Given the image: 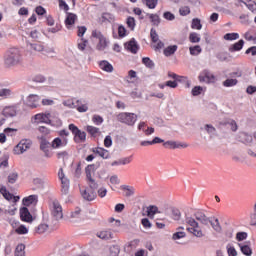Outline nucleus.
Returning a JSON list of instances; mask_svg holds the SVG:
<instances>
[{
	"mask_svg": "<svg viewBox=\"0 0 256 256\" xmlns=\"http://www.w3.org/2000/svg\"><path fill=\"white\" fill-rule=\"evenodd\" d=\"M209 224H211L212 229H214L216 233H221V231H223V228L221 227V223H219L218 218H211V222H209Z\"/></svg>",
	"mask_w": 256,
	"mask_h": 256,
	"instance_id": "28",
	"label": "nucleus"
},
{
	"mask_svg": "<svg viewBox=\"0 0 256 256\" xmlns=\"http://www.w3.org/2000/svg\"><path fill=\"white\" fill-rule=\"evenodd\" d=\"M185 223L186 225H188V227L186 228V231H188V233H191L192 235H194V237L198 238L205 237L201 226H199V222H197L195 218L191 216H186Z\"/></svg>",
	"mask_w": 256,
	"mask_h": 256,
	"instance_id": "2",
	"label": "nucleus"
},
{
	"mask_svg": "<svg viewBox=\"0 0 256 256\" xmlns=\"http://www.w3.org/2000/svg\"><path fill=\"white\" fill-rule=\"evenodd\" d=\"M10 95H13V92H11V89L4 88L0 90V97H2L3 99H8Z\"/></svg>",
	"mask_w": 256,
	"mask_h": 256,
	"instance_id": "50",
	"label": "nucleus"
},
{
	"mask_svg": "<svg viewBox=\"0 0 256 256\" xmlns=\"http://www.w3.org/2000/svg\"><path fill=\"white\" fill-rule=\"evenodd\" d=\"M158 2H159V0H144L145 5L149 9H155L157 7Z\"/></svg>",
	"mask_w": 256,
	"mask_h": 256,
	"instance_id": "52",
	"label": "nucleus"
},
{
	"mask_svg": "<svg viewBox=\"0 0 256 256\" xmlns=\"http://www.w3.org/2000/svg\"><path fill=\"white\" fill-rule=\"evenodd\" d=\"M23 52L19 48H10L4 58V65L8 69L13 67H23Z\"/></svg>",
	"mask_w": 256,
	"mask_h": 256,
	"instance_id": "1",
	"label": "nucleus"
},
{
	"mask_svg": "<svg viewBox=\"0 0 256 256\" xmlns=\"http://www.w3.org/2000/svg\"><path fill=\"white\" fill-rule=\"evenodd\" d=\"M189 39L191 43H199L201 41V36L198 33L192 32L189 35Z\"/></svg>",
	"mask_w": 256,
	"mask_h": 256,
	"instance_id": "48",
	"label": "nucleus"
},
{
	"mask_svg": "<svg viewBox=\"0 0 256 256\" xmlns=\"http://www.w3.org/2000/svg\"><path fill=\"white\" fill-rule=\"evenodd\" d=\"M125 49L135 55L137 54V51H139V45L137 44V41H135V39H131L128 43L125 44Z\"/></svg>",
	"mask_w": 256,
	"mask_h": 256,
	"instance_id": "14",
	"label": "nucleus"
},
{
	"mask_svg": "<svg viewBox=\"0 0 256 256\" xmlns=\"http://www.w3.org/2000/svg\"><path fill=\"white\" fill-rule=\"evenodd\" d=\"M87 43H89L87 39L81 38L80 42H78V49L80 51H85V47H87Z\"/></svg>",
	"mask_w": 256,
	"mask_h": 256,
	"instance_id": "55",
	"label": "nucleus"
},
{
	"mask_svg": "<svg viewBox=\"0 0 256 256\" xmlns=\"http://www.w3.org/2000/svg\"><path fill=\"white\" fill-rule=\"evenodd\" d=\"M15 232L18 235H27L29 233V230L27 229V227H25V225H20L18 228H16Z\"/></svg>",
	"mask_w": 256,
	"mask_h": 256,
	"instance_id": "51",
	"label": "nucleus"
},
{
	"mask_svg": "<svg viewBox=\"0 0 256 256\" xmlns=\"http://www.w3.org/2000/svg\"><path fill=\"white\" fill-rule=\"evenodd\" d=\"M243 45H245V41L239 40L237 43L229 47L230 53L241 51L243 49Z\"/></svg>",
	"mask_w": 256,
	"mask_h": 256,
	"instance_id": "31",
	"label": "nucleus"
},
{
	"mask_svg": "<svg viewBox=\"0 0 256 256\" xmlns=\"http://www.w3.org/2000/svg\"><path fill=\"white\" fill-rule=\"evenodd\" d=\"M51 215L56 221H59L63 217V207L57 200H54L51 204Z\"/></svg>",
	"mask_w": 256,
	"mask_h": 256,
	"instance_id": "7",
	"label": "nucleus"
},
{
	"mask_svg": "<svg viewBox=\"0 0 256 256\" xmlns=\"http://www.w3.org/2000/svg\"><path fill=\"white\" fill-rule=\"evenodd\" d=\"M32 142L30 139H22L15 147V155H23L25 151L31 149Z\"/></svg>",
	"mask_w": 256,
	"mask_h": 256,
	"instance_id": "5",
	"label": "nucleus"
},
{
	"mask_svg": "<svg viewBox=\"0 0 256 256\" xmlns=\"http://www.w3.org/2000/svg\"><path fill=\"white\" fill-rule=\"evenodd\" d=\"M228 256H237V250L231 244L226 246Z\"/></svg>",
	"mask_w": 256,
	"mask_h": 256,
	"instance_id": "56",
	"label": "nucleus"
},
{
	"mask_svg": "<svg viewBox=\"0 0 256 256\" xmlns=\"http://www.w3.org/2000/svg\"><path fill=\"white\" fill-rule=\"evenodd\" d=\"M198 80L200 81V83H206L207 85H210L211 83H215V81H217V78L214 76L213 73H211V71L205 69L199 74Z\"/></svg>",
	"mask_w": 256,
	"mask_h": 256,
	"instance_id": "6",
	"label": "nucleus"
},
{
	"mask_svg": "<svg viewBox=\"0 0 256 256\" xmlns=\"http://www.w3.org/2000/svg\"><path fill=\"white\" fill-rule=\"evenodd\" d=\"M49 230V225L42 223L38 225V227L35 229L36 233H39V235L46 233Z\"/></svg>",
	"mask_w": 256,
	"mask_h": 256,
	"instance_id": "41",
	"label": "nucleus"
},
{
	"mask_svg": "<svg viewBox=\"0 0 256 256\" xmlns=\"http://www.w3.org/2000/svg\"><path fill=\"white\" fill-rule=\"evenodd\" d=\"M187 234L185 233V227L180 226L177 228V232H175L172 236L173 241H178V239H183L186 237Z\"/></svg>",
	"mask_w": 256,
	"mask_h": 256,
	"instance_id": "24",
	"label": "nucleus"
},
{
	"mask_svg": "<svg viewBox=\"0 0 256 256\" xmlns=\"http://www.w3.org/2000/svg\"><path fill=\"white\" fill-rule=\"evenodd\" d=\"M117 119L120 121V123L133 127V125H135L137 122V115H135V113L122 112L117 115Z\"/></svg>",
	"mask_w": 256,
	"mask_h": 256,
	"instance_id": "3",
	"label": "nucleus"
},
{
	"mask_svg": "<svg viewBox=\"0 0 256 256\" xmlns=\"http://www.w3.org/2000/svg\"><path fill=\"white\" fill-rule=\"evenodd\" d=\"M194 217H195L196 221H199V223H201L202 225L209 226V223H211V218L207 217V215H205L201 212L195 213Z\"/></svg>",
	"mask_w": 256,
	"mask_h": 256,
	"instance_id": "13",
	"label": "nucleus"
},
{
	"mask_svg": "<svg viewBox=\"0 0 256 256\" xmlns=\"http://www.w3.org/2000/svg\"><path fill=\"white\" fill-rule=\"evenodd\" d=\"M149 19L152 23V25H155L156 27H158V25L161 23V18L159 17V15L157 14H148Z\"/></svg>",
	"mask_w": 256,
	"mask_h": 256,
	"instance_id": "38",
	"label": "nucleus"
},
{
	"mask_svg": "<svg viewBox=\"0 0 256 256\" xmlns=\"http://www.w3.org/2000/svg\"><path fill=\"white\" fill-rule=\"evenodd\" d=\"M247 239V232H238L236 234V241H245Z\"/></svg>",
	"mask_w": 256,
	"mask_h": 256,
	"instance_id": "63",
	"label": "nucleus"
},
{
	"mask_svg": "<svg viewBox=\"0 0 256 256\" xmlns=\"http://www.w3.org/2000/svg\"><path fill=\"white\" fill-rule=\"evenodd\" d=\"M40 149L45 153L46 156H48L49 153V141H47L45 138L41 139L40 142Z\"/></svg>",
	"mask_w": 256,
	"mask_h": 256,
	"instance_id": "34",
	"label": "nucleus"
},
{
	"mask_svg": "<svg viewBox=\"0 0 256 256\" xmlns=\"http://www.w3.org/2000/svg\"><path fill=\"white\" fill-rule=\"evenodd\" d=\"M226 41H235L239 39V33H227L224 35Z\"/></svg>",
	"mask_w": 256,
	"mask_h": 256,
	"instance_id": "46",
	"label": "nucleus"
},
{
	"mask_svg": "<svg viewBox=\"0 0 256 256\" xmlns=\"http://www.w3.org/2000/svg\"><path fill=\"white\" fill-rule=\"evenodd\" d=\"M238 247H240L241 253L246 256H252L253 255V249H251V245L247 243H238Z\"/></svg>",
	"mask_w": 256,
	"mask_h": 256,
	"instance_id": "17",
	"label": "nucleus"
},
{
	"mask_svg": "<svg viewBox=\"0 0 256 256\" xmlns=\"http://www.w3.org/2000/svg\"><path fill=\"white\" fill-rule=\"evenodd\" d=\"M92 122L94 123V125H101V123H103V117L95 114L92 116Z\"/></svg>",
	"mask_w": 256,
	"mask_h": 256,
	"instance_id": "57",
	"label": "nucleus"
},
{
	"mask_svg": "<svg viewBox=\"0 0 256 256\" xmlns=\"http://www.w3.org/2000/svg\"><path fill=\"white\" fill-rule=\"evenodd\" d=\"M187 147H189V144H187L185 142L176 141L174 149H187Z\"/></svg>",
	"mask_w": 256,
	"mask_h": 256,
	"instance_id": "61",
	"label": "nucleus"
},
{
	"mask_svg": "<svg viewBox=\"0 0 256 256\" xmlns=\"http://www.w3.org/2000/svg\"><path fill=\"white\" fill-rule=\"evenodd\" d=\"M99 67L100 69H102V71H105L106 73H113L114 70L113 65L107 60L100 61Z\"/></svg>",
	"mask_w": 256,
	"mask_h": 256,
	"instance_id": "23",
	"label": "nucleus"
},
{
	"mask_svg": "<svg viewBox=\"0 0 256 256\" xmlns=\"http://www.w3.org/2000/svg\"><path fill=\"white\" fill-rule=\"evenodd\" d=\"M86 130L90 135H92V137H95V135H97V133H99V128L94 127V126H87Z\"/></svg>",
	"mask_w": 256,
	"mask_h": 256,
	"instance_id": "54",
	"label": "nucleus"
},
{
	"mask_svg": "<svg viewBox=\"0 0 256 256\" xmlns=\"http://www.w3.org/2000/svg\"><path fill=\"white\" fill-rule=\"evenodd\" d=\"M42 55L45 57H55L57 55V52L55 51V48L53 47H45L42 50Z\"/></svg>",
	"mask_w": 256,
	"mask_h": 256,
	"instance_id": "30",
	"label": "nucleus"
},
{
	"mask_svg": "<svg viewBox=\"0 0 256 256\" xmlns=\"http://www.w3.org/2000/svg\"><path fill=\"white\" fill-rule=\"evenodd\" d=\"M39 101H41V97H39V95L30 94L24 100V104H26L27 107H30V109H37L39 107Z\"/></svg>",
	"mask_w": 256,
	"mask_h": 256,
	"instance_id": "8",
	"label": "nucleus"
},
{
	"mask_svg": "<svg viewBox=\"0 0 256 256\" xmlns=\"http://www.w3.org/2000/svg\"><path fill=\"white\" fill-rule=\"evenodd\" d=\"M27 47L28 49H30V51H34L35 53H43V48L45 47V45H43L42 43H31L28 42L27 43Z\"/></svg>",
	"mask_w": 256,
	"mask_h": 256,
	"instance_id": "16",
	"label": "nucleus"
},
{
	"mask_svg": "<svg viewBox=\"0 0 256 256\" xmlns=\"http://www.w3.org/2000/svg\"><path fill=\"white\" fill-rule=\"evenodd\" d=\"M126 23L129 27V29H131V31H133V29H135V18L128 17Z\"/></svg>",
	"mask_w": 256,
	"mask_h": 256,
	"instance_id": "62",
	"label": "nucleus"
},
{
	"mask_svg": "<svg viewBox=\"0 0 256 256\" xmlns=\"http://www.w3.org/2000/svg\"><path fill=\"white\" fill-rule=\"evenodd\" d=\"M76 21H77V15H75L73 13H68L67 17L65 19V25H66L67 29H71V27H73V25H75Z\"/></svg>",
	"mask_w": 256,
	"mask_h": 256,
	"instance_id": "20",
	"label": "nucleus"
},
{
	"mask_svg": "<svg viewBox=\"0 0 256 256\" xmlns=\"http://www.w3.org/2000/svg\"><path fill=\"white\" fill-rule=\"evenodd\" d=\"M18 179H19V174L17 172H12L8 175V183H11V185L17 183Z\"/></svg>",
	"mask_w": 256,
	"mask_h": 256,
	"instance_id": "44",
	"label": "nucleus"
},
{
	"mask_svg": "<svg viewBox=\"0 0 256 256\" xmlns=\"http://www.w3.org/2000/svg\"><path fill=\"white\" fill-rule=\"evenodd\" d=\"M97 237H99V239H102L104 241H109V239H113L114 238V234L111 230H102L100 232H98Z\"/></svg>",
	"mask_w": 256,
	"mask_h": 256,
	"instance_id": "18",
	"label": "nucleus"
},
{
	"mask_svg": "<svg viewBox=\"0 0 256 256\" xmlns=\"http://www.w3.org/2000/svg\"><path fill=\"white\" fill-rule=\"evenodd\" d=\"M179 13L182 17H185L191 13V8H189V6H182L179 9Z\"/></svg>",
	"mask_w": 256,
	"mask_h": 256,
	"instance_id": "53",
	"label": "nucleus"
},
{
	"mask_svg": "<svg viewBox=\"0 0 256 256\" xmlns=\"http://www.w3.org/2000/svg\"><path fill=\"white\" fill-rule=\"evenodd\" d=\"M72 105L79 113H87V111H89V106H87V104H83V101L81 100H77L76 103H72Z\"/></svg>",
	"mask_w": 256,
	"mask_h": 256,
	"instance_id": "22",
	"label": "nucleus"
},
{
	"mask_svg": "<svg viewBox=\"0 0 256 256\" xmlns=\"http://www.w3.org/2000/svg\"><path fill=\"white\" fill-rule=\"evenodd\" d=\"M204 131H206L210 137H215V135H217V129L211 124H206L204 126Z\"/></svg>",
	"mask_w": 256,
	"mask_h": 256,
	"instance_id": "33",
	"label": "nucleus"
},
{
	"mask_svg": "<svg viewBox=\"0 0 256 256\" xmlns=\"http://www.w3.org/2000/svg\"><path fill=\"white\" fill-rule=\"evenodd\" d=\"M20 217L22 221H25L26 223H31V221H33V216H31L29 209L26 207L20 209Z\"/></svg>",
	"mask_w": 256,
	"mask_h": 256,
	"instance_id": "15",
	"label": "nucleus"
},
{
	"mask_svg": "<svg viewBox=\"0 0 256 256\" xmlns=\"http://www.w3.org/2000/svg\"><path fill=\"white\" fill-rule=\"evenodd\" d=\"M86 171V179L87 181H90L91 179H94L95 177V165H88L85 169Z\"/></svg>",
	"mask_w": 256,
	"mask_h": 256,
	"instance_id": "29",
	"label": "nucleus"
},
{
	"mask_svg": "<svg viewBox=\"0 0 256 256\" xmlns=\"http://www.w3.org/2000/svg\"><path fill=\"white\" fill-rule=\"evenodd\" d=\"M15 256H25V245L18 244L15 249Z\"/></svg>",
	"mask_w": 256,
	"mask_h": 256,
	"instance_id": "43",
	"label": "nucleus"
},
{
	"mask_svg": "<svg viewBox=\"0 0 256 256\" xmlns=\"http://www.w3.org/2000/svg\"><path fill=\"white\" fill-rule=\"evenodd\" d=\"M142 63L143 65H145V67H147L148 69H153V67H155V63L153 62V60H151V58L149 57H144L142 59Z\"/></svg>",
	"mask_w": 256,
	"mask_h": 256,
	"instance_id": "42",
	"label": "nucleus"
},
{
	"mask_svg": "<svg viewBox=\"0 0 256 256\" xmlns=\"http://www.w3.org/2000/svg\"><path fill=\"white\" fill-rule=\"evenodd\" d=\"M150 37H151L153 43H157L156 49H163V47H165V44L159 40V34H157L156 29H153V28L151 29Z\"/></svg>",
	"mask_w": 256,
	"mask_h": 256,
	"instance_id": "10",
	"label": "nucleus"
},
{
	"mask_svg": "<svg viewBox=\"0 0 256 256\" xmlns=\"http://www.w3.org/2000/svg\"><path fill=\"white\" fill-rule=\"evenodd\" d=\"M61 185H62V189H61L62 193L64 195H67V193H69V185H70L69 179L66 178L61 180Z\"/></svg>",
	"mask_w": 256,
	"mask_h": 256,
	"instance_id": "36",
	"label": "nucleus"
},
{
	"mask_svg": "<svg viewBox=\"0 0 256 256\" xmlns=\"http://www.w3.org/2000/svg\"><path fill=\"white\" fill-rule=\"evenodd\" d=\"M239 83V80L229 78L222 82L223 87H235Z\"/></svg>",
	"mask_w": 256,
	"mask_h": 256,
	"instance_id": "35",
	"label": "nucleus"
},
{
	"mask_svg": "<svg viewBox=\"0 0 256 256\" xmlns=\"http://www.w3.org/2000/svg\"><path fill=\"white\" fill-rule=\"evenodd\" d=\"M87 182H88L89 189L91 191H97V189H99V184L97 183V181H95L94 178H92L91 180H87Z\"/></svg>",
	"mask_w": 256,
	"mask_h": 256,
	"instance_id": "45",
	"label": "nucleus"
},
{
	"mask_svg": "<svg viewBox=\"0 0 256 256\" xmlns=\"http://www.w3.org/2000/svg\"><path fill=\"white\" fill-rule=\"evenodd\" d=\"M3 115H5V117H15L17 115V107L8 106L4 108Z\"/></svg>",
	"mask_w": 256,
	"mask_h": 256,
	"instance_id": "26",
	"label": "nucleus"
},
{
	"mask_svg": "<svg viewBox=\"0 0 256 256\" xmlns=\"http://www.w3.org/2000/svg\"><path fill=\"white\" fill-rule=\"evenodd\" d=\"M141 224L145 229H151V227H153V224H151V221H149L147 218H143L141 220Z\"/></svg>",
	"mask_w": 256,
	"mask_h": 256,
	"instance_id": "64",
	"label": "nucleus"
},
{
	"mask_svg": "<svg viewBox=\"0 0 256 256\" xmlns=\"http://www.w3.org/2000/svg\"><path fill=\"white\" fill-rule=\"evenodd\" d=\"M51 113H39L33 116L32 123H46L47 125H51Z\"/></svg>",
	"mask_w": 256,
	"mask_h": 256,
	"instance_id": "9",
	"label": "nucleus"
},
{
	"mask_svg": "<svg viewBox=\"0 0 256 256\" xmlns=\"http://www.w3.org/2000/svg\"><path fill=\"white\" fill-rule=\"evenodd\" d=\"M121 252V248L118 245H113L110 247V253L112 256H117Z\"/></svg>",
	"mask_w": 256,
	"mask_h": 256,
	"instance_id": "58",
	"label": "nucleus"
},
{
	"mask_svg": "<svg viewBox=\"0 0 256 256\" xmlns=\"http://www.w3.org/2000/svg\"><path fill=\"white\" fill-rule=\"evenodd\" d=\"M146 213L147 216L150 217V219H154L155 215H157V213H161V211H159V208L155 205H150L146 208Z\"/></svg>",
	"mask_w": 256,
	"mask_h": 256,
	"instance_id": "25",
	"label": "nucleus"
},
{
	"mask_svg": "<svg viewBox=\"0 0 256 256\" xmlns=\"http://www.w3.org/2000/svg\"><path fill=\"white\" fill-rule=\"evenodd\" d=\"M93 152L99 155V157H102V159H109L110 157L109 152L105 148L98 147L95 148Z\"/></svg>",
	"mask_w": 256,
	"mask_h": 256,
	"instance_id": "27",
	"label": "nucleus"
},
{
	"mask_svg": "<svg viewBox=\"0 0 256 256\" xmlns=\"http://www.w3.org/2000/svg\"><path fill=\"white\" fill-rule=\"evenodd\" d=\"M98 44L96 46V49L98 51H105V48L107 47V40L105 39V36L103 38H100V40H98Z\"/></svg>",
	"mask_w": 256,
	"mask_h": 256,
	"instance_id": "39",
	"label": "nucleus"
},
{
	"mask_svg": "<svg viewBox=\"0 0 256 256\" xmlns=\"http://www.w3.org/2000/svg\"><path fill=\"white\" fill-rule=\"evenodd\" d=\"M189 51H190V55H194V56H197L201 53V51H203L201 49V46L199 45H196V46H192L189 48Z\"/></svg>",
	"mask_w": 256,
	"mask_h": 256,
	"instance_id": "47",
	"label": "nucleus"
},
{
	"mask_svg": "<svg viewBox=\"0 0 256 256\" xmlns=\"http://www.w3.org/2000/svg\"><path fill=\"white\" fill-rule=\"evenodd\" d=\"M81 217V208H76L70 215V219H79Z\"/></svg>",
	"mask_w": 256,
	"mask_h": 256,
	"instance_id": "60",
	"label": "nucleus"
},
{
	"mask_svg": "<svg viewBox=\"0 0 256 256\" xmlns=\"http://www.w3.org/2000/svg\"><path fill=\"white\" fill-rule=\"evenodd\" d=\"M67 143H68L67 138H63V140H61V138H55L52 141L51 147L52 149H59L61 147H65Z\"/></svg>",
	"mask_w": 256,
	"mask_h": 256,
	"instance_id": "21",
	"label": "nucleus"
},
{
	"mask_svg": "<svg viewBox=\"0 0 256 256\" xmlns=\"http://www.w3.org/2000/svg\"><path fill=\"white\" fill-rule=\"evenodd\" d=\"M178 47L177 45L168 46L164 49L163 53L165 57H171V55H175V52L177 51Z\"/></svg>",
	"mask_w": 256,
	"mask_h": 256,
	"instance_id": "32",
	"label": "nucleus"
},
{
	"mask_svg": "<svg viewBox=\"0 0 256 256\" xmlns=\"http://www.w3.org/2000/svg\"><path fill=\"white\" fill-rule=\"evenodd\" d=\"M237 5H239L240 7H243V5H245L249 9V11H251L252 13H256V2H255V0H247L246 2L242 1V0H238Z\"/></svg>",
	"mask_w": 256,
	"mask_h": 256,
	"instance_id": "12",
	"label": "nucleus"
},
{
	"mask_svg": "<svg viewBox=\"0 0 256 256\" xmlns=\"http://www.w3.org/2000/svg\"><path fill=\"white\" fill-rule=\"evenodd\" d=\"M81 195L86 201H95V199L97 198V192L91 190L90 188L82 191Z\"/></svg>",
	"mask_w": 256,
	"mask_h": 256,
	"instance_id": "11",
	"label": "nucleus"
},
{
	"mask_svg": "<svg viewBox=\"0 0 256 256\" xmlns=\"http://www.w3.org/2000/svg\"><path fill=\"white\" fill-rule=\"evenodd\" d=\"M68 129L74 135L75 143H85V141H87V133L81 131L75 124H70Z\"/></svg>",
	"mask_w": 256,
	"mask_h": 256,
	"instance_id": "4",
	"label": "nucleus"
},
{
	"mask_svg": "<svg viewBox=\"0 0 256 256\" xmlns=\"http://www.w3.org/2000/svg\"><path fill=\"white\" fill-rule=\"evenodd\" d=\"M201 93H203V87L201 86H195L192 89V95L193 97H197V95H201Z\"/></svg>",
	"mask_w": 256,
	"mask_h": 256,
	"instance_id": "59",
	"label": "nucleus"
},
{
	"mask_svg": "<svg viewBox=\"0 0 256 256\" xmlns=\"http://www.w3.org/2000/svg\"><path fill=\"white\" fill-rule=\"evenodd\" d=\"M121 189H123V191H126L125 197H133V195H135V189H133L127 185H122Z\"/></svg>",
	"mask_w": 256,
	"mask_h": 256,
	"instance_id": "40",
	"label": "nucleus"
},
{
	"mask_svg": "<svg viewBox=\"0 0 256 256\" xmlns=\"http://www.w3.org/2000/svg\"><path fill=\"white\" fill-rule=\"evenodd\" d=\"M23 203L26 206H29L33 203H37V195H30L23 199Z\"/></svg>",
	"mask_w": 256,
	"mask_h": 256,
	"instance_id": "37",
	"label": "nucleus"
},
{
	"mask_svg": "<svg viewBox=\"0 0 256 256\" xmlns=\"http://www.w3.org/2000/svg\"><path fill=\"white\" fill-rule=\"evenodd\" d=\"M191 27L192 29H197L198 31H201V28L203 27V25H201V20H199L198 18H194L192 20Z\"/></svg>",
	"mask_w": 256,
	"mask_h": 256,
	"instance_id": "49",
	"label": "nucleus"
},
{
	"mask_svg": "<svg viewBox=\"0 0 256 256\" xmlns=\"http://www.w3.org/2000/svg\"><path fill=\"white\" fill-rule=\"evenodd\" d=\"M216 59H218L221 63H229L231 61L232 56L228 52H218L216 53Z\"/></svg>",
	"mask_w": 256,
	"mask_h": 256,
	"instance_id": "19",
	"label": "nucleus"
}]
</instances>
